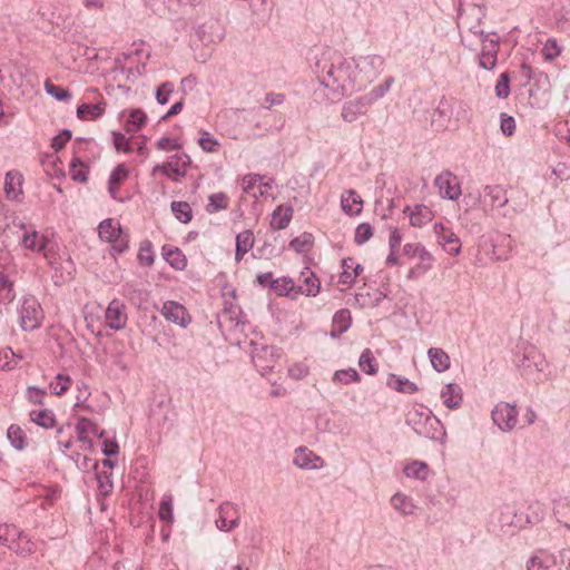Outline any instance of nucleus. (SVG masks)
Listing matches in <instances>:
<instances>
[{"label":"nucleus","instance_id":"nucleus-53","mask_svg":"<svg viewBox=\"0 0 570 570\" xmlns=\"http://www.w3.org/2000/svg\"><path fill=\"white\" fill-rule=\"evenodd\" d=\"M96 148V142L94 139L88 138H77L73 142V154L75 156H79L80 159L86 158V151H91Z\"/></svg>","mask_w":570,"mask_h":570},{"label":"nucleus","instance_id":"nucleus-43","mask_svg":"<svg viewBox=\"0 0 570 570\" xmlns=\"http://www.w3.org/2000/svg\"><path fill=\"white\" fill-rule=\"evenodd\" d=\"M453 106L449 99L442 97L434 109L433 117H439L441 126H444L452 117Z\"/></svg>","mask_w":570,"mask_h":570},{"label":"nucleus","instance_id":"nucleus-42","mask_svg":"<svg viewBox=\"0 0 570 570\" xmlns=\"http://www.w3.org/2000/svg\"><path fill=\"white\" fill-rule=\"evenodd\" d=\"M13 284L9 281L4 271L0 268V302L10 303L14 299Z\"/></svg>","mask_w":570,"mask_h":570},{"label":"nucleus","instance_id":"nucleus-50","mask_svg":"<svg viewBox=\"0 0 570 570\" xmlns=\"http://www.w3.org/2000/svg\"><path fill=\"white\" fill-rule=\"evenodd\" d=\"M312 245L313 236L308 233H303L289 242V247L296 253H305L312 247Z\"/></svg>","mask_w":570,"mask_h":570},{"label":"nucleus","instance_id":"nucleus-22","mask_svg":"<svg viewBox=\"0 0 570 570\" xmlns=\"http://www.w3.org/2000/svg\"><path fill=\"white\" fill-rule=\"evenodd\" d=\"M483 198L492 208H502L509 202L507 190L500 185H487L483 188Z\"/></svg>","mask_w":570,"mask_h":570},{"label":"nucleus","instance_id":"nucleus-23","mask_svg":"<svg viewBox=\"0 0 570 570\" xmlns=\"http://www.w3.org/2000/svg\"><path fill=\"white\" fill-rule=\"evenodd\" d=\"M127 320L125 304L118 299L109 302V328L121 330L126 326Z\"/></svg>","mask_w":570,"mask_h":570},{"label":"nucleus","instance_id":"nucleus-55","mask_svg":"<svg viewBox=\"0 0 570 570\" xmlns=\"http://www.w3.org/2000/svg\"><path fill=\"white\" fill-rule=\"evenodd\" d=\"M267 356H274L273 347L265 346L259 352H256L253 355V362L257 367H261L262 370H272L274 367L273 361H267L266 364L262 363V360Z\"/></svg>","mask_w":570,"mask_h":570},{"label":"nucleus","instance_id":"nucleus-27","mask_svg":"<svg viewBox=\"0 0 570 570\" xmlns=\"http://www.w3.org/2000/svg\"><path fill=\"white\" fill-rule=\"evenodd\" d=\"M19 528L13 524L0 525V543L12 551H29L26 547L23 549L14 544L19 539Z\"/></svg>","mask_w":570,"mask_h":570},{"label":"nucleus","instance_id":"nucleus-15","mask_svg":"<svg viewBox=\"0 0 570 570\" xmlns=\"http://www.w3.org/2000/svg\"><path fill=\"white\" fill-rule=\"evenodd\" d=\"M434 233L438 238V243L446 250L450 255H458L461 252V242L455 233L443 225L442 223H435L433 226Z\"/></svg>","mask_w":570,"mask_h":570},{"label":"nucleus","instance_id":"nucleus-64","mask_svg":"<svg viewBox=\"0 0 570 570\" xmlns=\"http://www.w3.org/2000/svg\"><path fill=\"white\" fill-rule=\"evenodd\" d=\"M166 259L176 269H183L186 266L185 256L178 248H176L175 250H169L166 254Z\"/></svg>","mask_w":570,"mask_h":570},{"label":"nucleus","instance_id":"nucleus-60","mask_svg":"<svg viewBox=\"0 0 570 570\" xmlns=\"http://www.w3.org/2000/svg\"><path fill=\"white\" fill-rule=\"evenodd\" d=\"M112 144L115 149L119 153H130L132 150L130 140L119 131L112 132Z\"/></svg>","mask_w":570,"mask_h":570},{"label":"nucleus","instance_id":"nucleus-11","mask_svg":"<svg viewBox=\"0 0 570 570\" xmlns=\"http://www.w3.org/2000/svg\"><path fill=\"white\" fill-rule=\"evenodd\" d=\"M217 512L218 517L215 520V524L218 530L230 532L239 525V511L234 504L229 502L222 503L218 507Z\"/></svg>","mask_w":570,"mask_h":570},{"label":"nucleus","instance_id":"nucleus-25","mask_svg":"<svg viewBox=\"0 0 570 570\" xmlns=\"http://www.w3.org/2000/svg\"><path fill=\"white\" fill-rule=\"evenodd\" d=\"M404 213H409L410 224L413 227H422L433 219L432 210L425 205H415L413 209L407 206Z\"/></svg>","mask_w":570,"mask_h":570},{"label":"nucleus","instance_id":"nucleus-14","mask_svg":"<svg viewBox=\"0 0 570 570\" xmlns=\"http://www.w3.org/2000/svg\"><path fill=\"white\" fill-rule=\"evenodd\" d=\"M95 94H96L95 89H90L87 91V94L85 96L87 101L82 102L81 105H79L77 107L76 115H77L78 119L83 120V121L96 120L105 114L106 104L102 100V98L96 102L90 100V96L95 95Z\"/></svg>","mask_w":570,"mask_h":570},{"label":"nucleus","instance_id":"nucleus-41","mask_svg":"<svg viewBox=\"0 0 570 570\" xmlns=\"http://www.w3.org/2000/svg\"><path fill=\"white\" fill-rule=\"evenodd\" d=\"M404 474L407 478L425 480L429 474V466L425 462L413 461L404 468Z\"/></svg>","mask_w":570,"mask_h":570},{"label":"nucleus","instance_id":"nucleus-21","mask_svg":"<svg viewBox=\"0 0 570 570\" xmlns=\"http://www.w3.org/2000/svg\"><path fill=\"white\" fill-rule=\"evenodd\" d=\"M301 282L302 284L296 286L297 291L295 292V295L304 294L306 296H316L320 293V279L311 271V268L305 267L301 272Z\"/></svg>","mask_w":570,"mask_h":570},{"label":"nucleus","instance_id":"nucleus-8","mask_svg":"<svg viewBox=\"0 0 570 570\" xmlns=\"http://www.w3.org/2000/svg\"><path fill=\"white\" fill-rule=\"evenodd\" d=\"M136 67L137 71H139L138 66L136 65L135 56L130 53H122L121 57L115 58V66L111 70L112 80L117 81L116 89L122 90L125 95L130 92V87L125 86L121 80H128L130 76H134V68Z\"/></svg>","mask_w":570,"mask_h":570},{"label":"nucleus","instance_id":"nucleus-2","mask_svg":"<svg viewBox=\"0 0 570 570\" xmlns=\"http://www.w3.org/2000/svg\"><path fill=\"white\" fill-rule=\"evenodd\" d=\"M76 431L78 435V440L82 443L83 450H89L94 452V442L96 439L100 440V451L104 454L101 460L92 458L89 454H86L83 458V465L86 468L91 469L88 471L87 482L95 481L100 489V494L105 497L107 492L105 489V480L107 476L104 472L99 471V465L102 468L107 466V439H104L105 431L100 430L91 420L81 417L78 420L76 424Z\"/></svg>","mask_w":570,"mask_h":570},{"label":"nucleus","instance_id":"nucleus-44","mask_svg":"<svg viewBox=\"0 0 570 570\" xmlns=\"http://www.w3.org/2000/svg\"><path fill=\"white\" fill-rule=\"evenodd\" d=\"M71 385V379L62 373H59L55 376V379L49 383V387L52 394L55 395H63Z\"/></svg>","mask_w":570,"mask_h":570},{"label":"nucleus","instance_id":"nucleus-9","mask_svg":"<svg viewBox=\"0 0 570 570\" xmlns=\"http://www.w3.org/2000/svg\"><path fill=\"white\" fill-rule=\"evenodd\" d=\"M492 420L501 431H511L518 422L517 407L507 402L498 403L492 410Z\"/></svg>","mask_w":570,"mask_h":570},{"label":"nucleus","instance_id":"nucleus-7","mask_svg":"<svg viewBox=\"0 0 570 570\" xmlns=\"http://www.w3.org/2000/svg\"><path fill=\"white\" fill-rule=\"evenodd\" d=\"M20 326L23 331H33L40 327L43 320V311L40 303L33 296H23L18 308Z\"/></svg>","mask_w":570,"mask_h":570},{"label":"nucleus","instance_id":"nucleus-30","mask_svg":"<svg viewBox=\"0 0 570 570\" xmlns=\"http://www.w3.org/2000/svg\"><path fill=\"white\" fill-rule=\"evenodd\" d=\"M341 205L342 209L352 216L361 213L363 200L353 189H350L342 195Z\"/></svg>","mask_w":570,"mask_h":570},{"label":"nucleus","instance_id":"nucleus-19","mask_svg":"<svg viewBox=\"0 0 570 570\" xmlns=\"http://www.w3.org/2000/svg\"><path fill=\"white\" fill-rule=\"evenodd\" d=\"M189 164H190V158L188 155L176 154L173 157H170L169 161L161 164V165H157L154 168V171L160 170L164 175H166L168 177H171L170 173H173L177 176H185L186 168L189 166Z\"/></svg>","mask_w":570,"mask_h":570},{"label":"nucleus","instance_id":"nucleus-52","mask_svg":"<svg viewBox=\"0 0 570 570\" xmlns=\"http://www.w3.org/2000/svg\"><path fill=\"white\" fill-rule=\"evenodd\" d=\"M45 89L49 96L53 97L55 99H57L59 101H68L71 99V94L69 90H67L60 86H56L52 82H50L49 80H46Z\"/></svg>","mask_w":570,"mask_h":570},{"label":"nucleus","instance_id":"nucleus-4","mask_svg":"<svg viewBox=\"0 0 570 570\" xmlns=\"http://www.w3.org/2000/svg\"><path fill=\"white\" fill-rule=\"evenodd\" d=\"M393 82L394 78L389 77L367 94L345 101L342 106L341 118L351 124L365 116L370 108L389 92Z\"/></svg>","mask_w":570,"mask_h":570},{"label":"nucleus","instance_id":"nucleus-49","mask_svg":"<svg viewBox=\"0 0 570 570\" xmlns=\"http://www.w3.org/2000/svg\"><path fill=\"white\" fill-rule=\"evenodd\" d=\"M358 366L364 373L368 375H374L377 372L375 358L371 350L366 348L362 352L358 360Z\"/></svg>","mask_w":570,"mask_h":570},{"label":"nucleus","instance_id":"nucleus-59","mask_svg":"<svg viewBox=\"0 0 570 570\" xmlns=\"http://www.w3.org/2000/svg\"><path fill=\"white\" fill-rule=\"evenodd\" d=\"M373 236V227L368 223L360 224L355 229L354 242L357 245L366 243Z\"/></svg>","mask_w":570,"mask_h":570},{"label":"nucleus","instance_id":"nucleus-63","mask_svg":"<svg viewBox=\"0 0 570 570\" xmlns=\"http://www.w3.org/2000/svg\"><path fill=\"white\" fill-rule=\"evenodd\" d=\"M27 399L32 404L42 405L43 399L47 394V391L45 389L38 387V386H29L27 389Z\"/></svg>","mask_w":570,"mask_h":570},{"label":"nucleus","instance_id":"nucleus-58","mask_svg":"<svg viewBox=\"0 0 570 570\" xmlns=\"http://www.w3.org/2000/svg\"><path fill=\"white\" fill-rule=\"evenodd\" d=\"M510 79L507 72H502L499 76L497 85L494 87V91L498 98L505 99L510 95Z\"/></svg>","mask_w":570,"mask_h":570},{"label":"nucleus","instance_id":"nucleus-46","mask_svg":"<svg viewBox=\"0 0 570 570\" xmlns=\"http://www.w3.org/2000/svg\"><path fill=\"white\" fill-rule=\"evenodd\" d=\"M170 207L174 216L179 222L187 224L191 220V208L187 202H173Z\"/></svg>","mask_w":570,"mask_h":570},{"label":"nucleus","instance_id":"nucleus-28","mask_svg":"<svg viewBox=\"0 0 570 570\" xmlns=\"http://www.w3.org/2000/svg\"><path fill=\"white\" fill-rule=\"evenodd\" d=\"M293 217V207L292 206H277L271 218V227L273 229H284L288 226L291 219Z\"/></svg>","mask_w":570,"mask_h":570},{"label":"nucleus","instance_id":"nucleus-17","mask_svg":"<svg viewBox=\"0 0 570 570\" xmlns=\"http://www.w3.org/2000/svg\"><path fill=\"white\" fill-rule=\"evenodd\" d=\"M21 245L32 252L43 253L45 257L48 249H55L58 246L57 244L51 243L45 235L39 234L36 230H26L21 239Z\"/></svg>","mask_w":570,"mask_h":570},{"label":"nucleus","instance_id":"nucleus-38","mask_svg":"<svg viewBox=\"0 0 570 570\" xmlns=\"http://www.w3.org/2000/svg\"><path fill=\"white\" fill-rule=\"evenodd\" d=\"M69 174L72 180L85 183L88 179V166L79 158V156H73Z\"/></svg>","mask_w":570,"mask_h":570},{"label":"nucleus","instance_id":"nucleus-16","mask_svg":"<svg viewBox=\"0 0 570 570\" xmlns=\"http://www.w3.org/2000/svg\"><path fill=\"white\" fill-rule=\"evenodd\" d=\"M160 313L168 322L181 327H186L190 323V316L185 306L175 301L164 302Z\"/></svg>","mask_w":570,"mask_h":570},{"label":"nucleus","instance_id":"nucleus-62","mask_svg":"<svg viewBox=\"0 0 570 570\" xmlns=\"http://www.w3.org/2000/svg\"><path fill=\"white\" fill-rule=\"evenodd\" d=\"M199 146L206 153H215L218 149V141L209 132L204 131L198 140Z\"/></svg>","mask_w":570,"mask_h":570},{"label":"nucleus","instance_id":"nucleus-51","mask_svg":"<svg viewBox=\"0 0 570 570\" xmlns=\"http://www.w3.org/2000/svg\"><path fill=\"white\" fill-rule=\"evenodd\" d=\"M138 261L140 265L144 266H151L155 261V255L153 250L151 242L144 240L140 244L139 252H138Z\"/></svg>","mask_w":570,"mask_h":570},{"label":"nucleus","instance_id":"nucleus-57","mask_svg":"<svg viewBox=\"0 0 570 570\" xmlns=\"http://www.w3.org/2000/svg\"><path fill=\"white\" fill-rule=\"evenodd\" d=\"M482 50L481 52L491 53L498 56L499 51V37L495 32H487L482 38Z\"/></svg>","mask_w":570,"mask_h":570},{"label":"nucleus","instance_id":"nucleus-45","mask_svg":"<svg viewBox=\"0 0 570 570\" xmlns=\"http://www.w3.org/2000/svg\"><path fill=\"white\" fill-rule=\"evenodd\" d=\"M146 119L147 116L141 109L131 110L125 125L127 132H137L145 124Z\"/></svg>","mask_w":570,"mask_h":570},{"label":"nucleus","instance_id":"nucleus-47","mask_svg":"<svg viewBox=\"0 0 570 570\" xmlns=\"http://www.w3.org/2000/svg\"><path fill=\"white\" fill-rule=\"evenodd\" d=\"M544 361L540 354L535 352H530L528 355H524L519 363V367L523 371H532L534 367L537 371H542V365Z\"/></svg>","mask_w":570,"mask_h":570},{"label":"nucleus","instance_id":"nucleus-32","mask_svg":"<svg viewBox=\"0 0 570 570\" xmlns=\"http://www.w3.org/2000/svg\"><path fill=\"white\" fill-rule=\"evenodd\" d=\"M254 246V234L250 229L240 232L236 236L235 259L240 262L244 255Z\"/></svg>","mask_w":570,"mask_h":570},{"label":"nucleus","instance_id":"nucleus-24","mask_svg":"<svg viewBox=\"0 0 570 570\" xmlns=\"http://www.w3.org/2000/svg\"><path fill=\"white\" fill-rule=\"evenodd\" d=\"M129 168L126 164H119L109 175V196L114 199H118L120 202L124 200V197L118 196L119 186L128 179L129 177Z\"/></svg>","mask_w":570,"mask_h":570},{"label":"nucleus","instance_id":"nucleus-10","mask_svg":"<svg viewBox=\"0 0 570 570\" xmlns=\"http://www.w3.org/2000/svg\"><path fill=\"white\" fill-rule=\"evenodd\" d=\"M442 198L456 200L461 195V186L458 177L449 170L442 171L434 179Z\"/></svg>","mask_w":570,"mask_h":570},{"label":"nucleus","instance_id":"nucleus-31","mask_svg":"<svg viewBox=\"0 0 570 570\" xmlns=\"http://www.w3.org/2000/svg\"><path fill=\"white\" fill-rule=\"evenodd\" d=\"M553 557L544 550H538L527 562V570H550Z\"/></svg>","mask_w":570,"mask_h":570},{"label":"nucleus","instance_id":"nucleus-34","mask_svg":"<svg viewBox=\"0 0 570 570\" xmlns=\"http://www.w3.org/2000/svg\"><path fill=\"white\" fill-rule=\"evenodd\" d=\"M386 384L389 387L401 393L414 394L419 391V387L414 382L395 374H391L389 376Z\"/></svg>","mask_w":570,"mask_h":570},{"label":"nucleus","instance_id":"nucleus-39","mask_svg":"<svg viewBox=\"0 0 570 570\" xmlns=\"http://www.w3.org/2000/svg\"><path fill=\"white\" fill-rule=\"evenodd\" d=\"M7 438L16 450H23L27 446V438L23 430L16 424L8 428Z\"/></svg>","mask_w":570,"mask_h":570},{"label":"nucleus","instance_id":"nucleus-29","mask_svg":"<svg viewBox=\"0 0 570 570\" xmlns=\"http://www.w3.org/2000/svg\"><path fill=\"white\" fill-rule=\"evenodd\" d=\"M443 403L449 409H458L462 402V389L455 383H449L441 392Z\"/></svg>","mask_w":570,"mask_h":570},{"label":"nucleus","instance_id":"nucleus-18","mask_svg":"<svg viewBox=\"0 0 570 570\" xmlns=\"http://www.w3.org/2000/svg\"><path fill=\"white\" fill-rule=\"evenodd\" d=\"M293 463L304 470H318L324 466V460L305 446L295 451Z\"/></svg>","mask_w":570,"mask_h":570},{"label":"nucleus","instance_id":"nucleus-1","mask_svg":"<svg viewBox=\"0 0 570 570\" xmlns=\"http://www.w3.org/2000/svg\"><path fill=\"white\" fill-rule=\"evenodd\" d=\"M313 72L321 86L328 89L332 100L361 91L355 59H347L330 47L316 49L311 58Z\"/></svg>","mask_w":570,"mask_h":570},{"label":"nucleus","instance_id":"nucleus-20","mask_svg":"<svg viewBox=\"0 0 570 570\" xmlns=\"http://www.w3.org/2000/svg\"><path fill=\"white\" fill-rule=\"evenodd\" d=\"M417 263L409 271L407 279H419L432 269L434 264V256L425 248L419 250Z\"/></svg>","mask_w":570,"mask_h":570},{"label":"nucleus","instance_id":"nucleus-3","mask_svg":"<svg viewBox=\"0 0 570 570\" xmlns=\"http://www.w3.org/2000/svg\"><path fill=\"white\" fill-rule=\"evenodd\" d=\"M405 422L419 436L444 443L445 429L429 407L422 404L413 405L406 413Z\"/></svg>","mask_w":570,"mask_h":570},{"label":"nucleus","instance_id":"nucleus-37","mask_svg":"<svg viewBox=\"0 0 570 570\" xmlns=\"http://www.w3.org/2000/svg\"><path fill=\"white\" fill-rule=\"evenodd\" d=\"M272 289L279 296H292L295 298V292L297 291L294 281L289 277L276 278L272 283Z\"/></svg>","mask_w":570,"mask_h":570},{"label":"nucleus","instance_id":"nucleus-6","mask_svg":"<svg viewBox=\"0 0 570 570\" xmlns=\"http://www.w3.org/2000/svg\"><path fill=\"white\" fill-rule=\"evenodd\" d=\"M385 59L380 55H367L355 60L356 76L361 90L373 82L383 71Z\"/></svg>","mask_w":570,"mask_h":570},{"label":"nucleus","instance_id":"nucleus-40","mask_svg":"<svg viewBox=\"0 0 570 570\" xmlns=\"http://www.w3.org/2000/svg\"><path fill=\"white\" fill-rule=\"evenodd\" d=\"M228 205H229L228 196L225 193L219 191V193L212 194L208 197V204L206 206V210L209 214H214L219 210L226 209L228 207Z\"/></svg>","mask_w":570,"mask_h":570},{"label":"nucleus","instance_id":"nucleus-48","mask_svg":"<svg viewBox=\"0 0 570 570\" xmlns=\"http://www.w3.org/2000/svg\"><path fill=\"white\" fill-rule=\"evenodd\" d=\"M21 356L16 354L10 347L0 351V367L2 370H13L18 366Z\"/></svg>","mask_w":570,"mask_h":570},{"label":"nucleus","instance_id":"nucleus-33","mask_svg":"<svg viewBox=\"0 0 570 570\" xmlns=\"http://www.w3.org/2000/svg\"><path fill=\"white\" fill-rule=\"evenodd\" d=\"M428 356L430 358L432 367L436 372L441 373V372L449 370L450 364H451L450 356L442 348L431 347L428 351Z\"/></svg>","mask_w":570,"mask_h":570},{"label":"nucleus","instance_id":"nucleus-61","mask_svg":"<svg viewBox=\"0 0 570 570\" xmlns=\"http://www.w3.org/2000/svg\"><path fill=\"white\" fill-rule=\"evenodd\" d=\"M14 544L18 546L19 548H23V549L26 547L29 550V551H14L17 554H20V556H29V554L33 553L36 550V543L33 541H31V539L28 537V534H26L22 531H19V539L16 540Z\"/></svg>","mask_w":570,"mask_h":570},{"label":"nucleus","instance_id":"nucleus-5","mask_svg":"<svg viewBox=\"0 0 570 570\" xmlns=\"http://www.w3.org/2000/svg\"><path fill=\"white\" fill-rule=\"evenodd\" d=\"M46 261L50 266V274L55 285L69 283L76 273V266L70 255L59 246L46 252Z\"/></svg>","mask_w":570,"mask_h":570},{"label":"nucleus","instance_id":"nucleus-36","mask_svg":"<svg viewBox=\"0 0 570 570\" xmlns=\"http://www.w3.org/2000/svg\"><path fill=\"white\" fill-rule=\"evenodd\" d=\"M392 507L403 515H410L414 513L415 505L411 498L405 494L396 493L391 498Z\"/></svg>","mask_w":570,"mask_h":570},{"label":"nucleus","instance_id":"nucleus-26","mask_svg":"<svg viewBox=\"0 0 570 570\" xmlns=\"http://www.w3.org/2000/svg\"><path fill=\"white\" fill-rule=\"evenodd\" d=\"M352 324L351 312L346 308L337 311L333 316L331 337L337 338L345 333Z\"/></svg>","mask_w":570,"mask_h":570},{"label":"nucleus","instance_id":"nucleus-13","mask_svg":"<svg viewBox=\"0 0 570 570\" xmlns=\"http://www.w3.org/2000/svg\"><path fill=\"white\" fill-rule=\"evenodd\" d=\"M23 175L12 169L6 173L3 191L8 200L21 203L23 200Z\"/></svg>","mask_w":570,"mask_h":570},{"label":"nucleus","instance_id":"nucleus-54","mask_svg":"<svg viewBox=\"0 0 570 570\" xmlns=\"http://www.w3.org/2000/svg\"><path fill=\"white\" fill-rule=\"evenodd\" d=\"M174 91V83L171 81H165L157 87L155 98L159 105L164 106L169 101V98Z\"/></svg>","mask_w":570,"mask_h":570},{"label":"nucleus","instance_id":"nucleus-56","mask_svg":"<svg viewBox=\"0 0 570 570\" xmlns=\"http://www.w3.org/2000/svg\"><path fill=\"white\" fill-rule=\"evenodd\" d=\"M333 380L341 384H350L360 381V375L356 370L350 367L346 370H338L334 373Z\"/></svg>","mask_w":570,"mask_h":570},{"label":"nucleus","instance_id":"nucleus-12","mask_svg":"<svg viewBox=\"0 0 570 570\" xmlns=\"http://www.w3.org/2000/svg\"><path fill=\"white\" fill-rule=\"evenodd\" d=\"M109 245L112 256L122 255L129 249V235L119 222L109 218Z\"/></svg>","mask_w":570,"mask_h":570},{"label":"nucleus","instance_id":"nucleus-35","mask_svg":"<svg viewBox=\"0 0 570 570\" xmlns=\"http://www.w3.org/2000/svg\"><path fill=\"white\" fill-rule=\"evenodd\" d=\"M30 421L45 429H50L55 425V414L50 410H32L29 413Z\"/></svg>","mask_w":570,"mask_h":570}]
</instances>
